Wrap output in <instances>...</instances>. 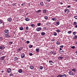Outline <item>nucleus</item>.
<instances>
[{
    "instance_id": "f257e3e1",
    "label": "nucleus",
    "mask_w": 77,
    "mask_h": 77,
    "mask_svg": "<svg viewBox=\"0 0 77 77\" xmlns=\"http://www.w3.org/2000/svg\"><path fill=\"white\" fill-rule=\"evenodd\" d=\"M57 77H66V75L65 74L59 75L57 76Z\"/></svg>"
},
{
    "instance_id": "f03ea898",
    "label": "nucleus",
    "mask_w": 77,
    "mask_h": 77,
    "mask_svg": "<svg viewBox=\"0 0 77 77\" xmlns=\"http://www.w3.org/2000/svg\"><path fill=\"white\" fill-rule=\"evenodd\" d=\"M69 75H73V76H74V75H75V74H74L73 72L71 71H70L69 72Z\"/></svg>"
},
{
    "instance_id": "7ed1b4c3",
    "label": "nucleus",
    "mask_w": 77,
    "mask_h": 77,
    "mask_svg": "<svg viewBox=\"0 0 77 77\" xmlns=\"http://www.w3.org/2000/svg\"><path fill=\"white\" fill-rule=\"evenodd\" d=\"M4 32L5 35H8L9 33V30L8 29H5Z\"/></svg>"
},
{
    "instance_id": "20e7f679",
    "label": "nucleus",
    "mask_w": 77,
    "mask_h": 77,
    "mask_svg": "<svg viewBox=\"0 0 77 77\" xmlns=\"http://www.w3.org/2000/svg\"><path fill=\"white\" fill-rule=\"evenodd\" d=\"M69 10H68V9H66L65 10H64L65 13V14H68V13H69Z\"/></svg>"
},
{
    "instance_id": "39448f33",
    "label": "nucleus",
    "mask_w": 77,
    "mask_h": 77,
    "mask_svg": "<svg viewBox=\"0 0 77 77\" xmlns=\"http://www.w3.org/2000/svg\"><path fill=\"white\" fill-rule=\"evenodd\" d=\"M21 56L22 59H23V57H25V54H24L23 53L22 54H21Z\"/></svg>"
},
{
    "instance_id": "423d86ee",
    "label": "nucleus",
    "mask_w": 77,
    "mask_h": 77,
    "mask_svg": "<svg viewBox=\"0 0 77 77\" xmlns=\"http://www.w3.org/2000/svg\"><path fill=\"white\" fill-rule=\"evenodd\" d=\"M5 47L3 46H1L0 47V49L1 50H3V49H5Z\"/></svg>"
},
{
    "instance_id": "0eeeda50",
    "label": "nucleus",
    "mask_w": 77,
    "mask_h": 77,
    "mask_svg": "<svg viewBox=\"0 0 77 77\" xmlns=\"http://www.w3.org/2000/svg\"><path fill=\"white\" fill-rule=\"evenodd\" d=\"M63 59V57H62L60 56L58 58V59L59 60H61V59Z\"/></svg>"
},
{
    "instance_id": "6e6552de",
    "label": "nucleus",
    "mask_w": 77,
    "mask_h": 77,
    "mask_svg": "<svg viewBox=\"0 0 77 77\" xmlns=\"http://www.w3.org/2000/svg\"><path fill=\"white\" fill-rule=\"evenodd\" d=\"M40 30H41V27H38L36 28V30L38 31V32L40 31Z\"/></svg>"
},
{
    "instance_id": "1a4fd4ad",
    "label": "nucleus",
    "mask_w": 77,
    "mask_h": 77,
    "mask_svg": "<svg viewBox=\"0 0 77 77\" xmlns=\"http://www.w3.org/2000/svg\"><path fill=\"white\" fill-rule=\"evenodd\" d=\"M49 63L50 65H53V64L54 63L51 60L49 61Z\"/></svg>"
},
{
    "instance_id": "9d476101",
    "label": "nucleus",
    "mask_w": 77,
    "mask_h": 77,
    "mask_svg": "<svg viewBox=\"0 0 77 77\" xmlns=\"http://www.w3.org/2000/svg\"><path fill=\"white\" fill-rule=\"evenodd\" d=\"M5 57H6V56L2 57L0 58L1 60H4V59H5Z\"/></svg>"
},
{
    "instance_id": "9b49d317",
    "label": "nucleus",
    "mask_w": 77,
    "mask_h": 77,
    "mask_svg": "<svg viewBox=\"0 0 77 77\" xmlns=\"http://www.w3.org/2000/svg\"><path fill=\"white\" fill-rule=\"evenodd\" d=\"M8 21H9V22H11V21H12V18L11 17L8 18Z\"/></svg>"
},
{
    "instance_id": "f8f14e48",
    "label": "nucleus",
    "mask_w": 77,
    "mask_h": 77,
    "mask_svg": "<svg viewBox=\"0 0 77 77\" xmlns=\"http://www.w3.org/2000/svg\"><path fill=\"white\" fill-rule=\"evenodd\" d=\"M71 71H73V72H76V69L74 68V69H72Z\"/></svg>"
},
{
    "instance_id": "ddd939ff",
    "label": "nucleus",
    "mask_w": 77,
    "mask_h": 77,
    "mask_svg": "<svg viewBox=\"0 0 77 77\" xmlns=\"http://www.w3.org/2000/svg\"><path fill=\"white\" fill-rule=\"evenodd\" d=\"M26 21H30V19L28 17H27L25 19Z\"/></svg>"
},
{
    "instance_id": "4468645a",
    "label": "nucleus",
    "mask_w": 77,
    "mask_h": 77,
    "mask_svg": "<svg viewBox=\"0 0 77 77\" xmlns=\"http://www.w3.org/2000/svg\"><path fill=\"white\" fill-rule=\"evenodd\" d=\"M6 37L7 38H9L11 36L10 35L8 34H7L6 35Z\"/></svg>"
},
{
    "instance_id": "2eb2a0df",
    "label": "nucleus",
    "mask_w": 77,
    "mask_h": 77,
    "mask_svg": "<svg viewBox=\"0 0 77 77\" xmlns=\"http://www.w3.org/2000/svg\"><path fill=\"white\" fill-rule=\"evenodd\" d=\"M41 12V10H38L36 11V13H39V12Z\"/></svg>"
},
{
    "instance_id": "dca6fc26",
    "label": "nucleus",
    "mask_w": 77,
    "mask_h": 77,
    "mask_svg": "<svg viewBox=\"0 0 77 77\" xmlns=\"http://www.w3.org/2000/svg\"><path fill=\"white\" fill-rule=\"evenodd\" d=\"M18 72L20 73H21V72H23V70L21 69H20L19 70Z\"/></svg>"
},
{
    "instance_id": "f3484780",
    "label": "nucleus",
    "mask_w": 77,
    "mask_h": 77,
    "mask_svg": "<svg viewBox=\"0 0 77 77\" xmlns=\"http://www.w3.org/2000/svg\"><path fill=\"white\" fill-rule=\"evenodd\" d=\"M23 48L22 47V48H18V49L19 51H21V50H22L23 49Z\"/></svg>"
},
{
    "instance_id": "a211bd4d",
    "label": "nucleus",
    "mask_w": 77,
    "mask_h": 77,
    "mask_svg": "<svg viewBox=\"0 0 77 77\" xmlns=\"http://www.w3.org/2000/svg\"><path fill=\"white\" fill-rule=\"evenodd\" d=\"M43 12L45 14H46L47 12V10H43Z\"/></svg>"
},
{
    "instance_id": "6ab92c4d",
    "label": "nucleus",
    "mask_w": 77,
    "mask_h": 77,
    "mask_svg": "<svg viewBox=\"0 0 77 77\" xmlns=\"http://www.w3.org/2000/svg\"><path fill=\"white\" fill-rule=\"evenodd\" d=\"M20 30H23V27H20Z\"/></svg>"
},
{
    "instance_id": "aec40b11",
    "label": "nucleus",
    "mask_w": 77,
    "mask_h": 77,
    "mask_svg": "<svg viewBox=\"0 0 77 77\" xmlns=\"http://www.w3.org/2000/svg\"><path fill=\"white\" fill-rule=\"evenodd\" d=\"M68 34H71V33H72V31H69L68 32Z\"/></svg>"
},
{
    "instance_id": "412c9836",
    "label": "nucleus",
    "mask_w": 77,
    "mask_h": 77,
    "mask_svg": "<svg viewBox=\"0 0 77 77\" xmlns=\"http://www.w3.org/2000/svg\"><path fill=\"white\" fill-rule=\"evenodd\" d=\"M31 26L32 27H35V25L34 24H32L31 25Z\"/></svg>"
},
{
    "instance_id": "4be33fe9",
    "label": "nucleus",
    "mask_w": 77,
    "mask_h": 77,
    "mask_svg": "<svg viewBox=\"0 0 77 77\" xmlns=\"http://www.w3.org/2000/svg\"><path fill=\"white\" fill-rule=\"evenodd\" d=\"M73 24L74 26H75V25H77V22H74L73 23Z\"/></svg>"
},
{
    "instance_id": "5701e85b",
    "label": "nucleus",
    "mask_w": 77,
    "mask_h": 77,
    "mask_svg": "<svg viewBox=\"0 0 77 77\" xmlns=\"http://www.w3.org/2000/svg\"><path fill=\"white\" fill-rule=\"evenodd\" d=\"M40 4L41 5H42V6H43L44 5V2H41L40 3Z\"/></svg>"
},
{
    "instance_id": "b1692460",
    "label": "nucleus",
    "mask_w": 77,
    "mask_h": 77,
    "mask_svg": "<svg viewBox=\"0 0 77 77\" xmlns=\"http://www.w3.org/2000/svg\"><path fill=\"white\" fill-rule=\"evenodd\" d=\"M45 32H43L41 33V35L42 36H44V35H45Z\"/></svg>"
},
{
    "instance_id": "393cba45",
    "label": "nucleus",
    "mask_w": 77,
    "mask_h": 77,
    "mask_svg": "<svg viewBox=\"0 0 77 77\" xmlns=\"http://www.w3.org/2000/svg\"><path fill=\"white\" fill-rule=\"evenodd\" d=\"M9 45H11V44H13V42H9Z\"/></svg>"
},
{
    "instance_id": "a878e982",
    "label": "nucleus",
    "mask_w": 77,
    "mask_h": 77,
    "mask_svg": "<svg viewBox=\"0 0 77 77\" xmlns=\"http://www.w3.org/2000/svg\"><path fill=\"white\" fill-rule=\"evenodd\" d=\"M52 20L53 21H56V18H52Z\"/></svg>"
},
{
    "instance_id": "bb28decb",
    "label": "nucleus",
    "mask_w": 77,
    "mask_h": 77,
    "mask_svg": "<svg viewBox=\"0 0 77 77\" xmlns=\"http://www.w3.org/2000/svg\"><path fill=\"white\" fill-rule=\"evenodd\" d=\"M53 35L54 36H56V35H57V33L54 32L53 33Z\"/></svg>"
},
{
    "instance_id": "cd10ccee",
    "label": "nucleus",
    "mask_w": 77,
    "mask_h": 77,
    "mask_svg": "<svg viewBox=\"0 0 77 77\" xmlns=\"http://www.w3.org/2000/svg\"><path fill=\"white\" fill-rule=\"evenodd\" d=\"M57 45H59L60 44V42H56Z\"/></svg>"
},
{
    "instance_id": "c85d7f7f",
    "label": "nucleus",
    "mask_w": 77,
    "mask_h": 77,
    "mask_svg": "<svg viewBox=\"0 0 77 77\" xmlns=\"http://www.w3.org/2000/svg\"><path fill=\"white\" fill-rule=\"evenodd\" d=\"M56 32H60V30H59V29H57L56 30Z\"/></svg>"
},
{
    "instance_id": "c756f323",
    "label": "nucleus",
    "mask_w": 77,
    "mask_h": 77,
    "mask_svg": "<svg viewBox=\"0 0 77 77\" xmlns=\"http://www.w3.org/2000/svg\"><path fill=\"white\" fill-rule=\"evenodd\" d=\"M73 38L75 39L77 38V35H74L73 37Z\"/></svg>"
},
{
    "instance_id": "7c9ffc66",
    "label": "nucleus",
    "mask_w": 77,
    "mask_h": 77,
    "mask_svg": "<svg viewBox=\"0 0 77 77\" xmlns=\"http://www.w3.org/2000/svg\"><path fill=\"white\" fill-rule=\"evenodd\" d=\"M30 68L31 69H33V68H34V67H33V66H30Z\"/></svg>"
},
{
    "instance_id": "2f4dec72",
    "label": "nucleus",
    "mask_w": 77,
    "mask_h": 77,
    "mask_svg": "<svg viewBox=\"0 0 77 77\" xmlns=\"http://www.w3.org/2000/svg\"><path fill=\"white\" fill-rule=\"evenodd\" d=\"M44 18H45V20H47L48 18V17L47 16L45 17Z\"/></svg>"
},
{
    "instance_id": "473e14b6",
    "label": "nucleus",
    "mask_w": 77,
    "mask_h": 77,
    "mask_svg": "<svg viewBox=\"0 0 77 77\" xmlns=\"http://www.w3.org/2000/svg\"><path fill=\"white\" fill-rule=\"evenodd\" d=\"M39 68L40 69H43V67L42 66H40Z\"/></svg>"
},
{
    "instance_id": "72a5a7b5",
    "label": "nucleus",
    "mask_w": 77,
    "mask_h": 77,
    "mask_svg": "<svg viewBox=\"0 0 77 77\" xmlns=\"http://www.w3.org/2000/svg\"><path fill=\"white\" fill-rule=\"evenodd\" d=\"M56 24H57V26H58V25H59V24H60V23H59V22L58 21L57 22Z\"/></svg>"
},
{
    "instance_id": "f704fd0d",
    "label": "nucleus",
    "mask_w": 77,
    "mask_h": 77,
    "mask_svg": "<svg viewBox=\"0 0 77 77\" xmlns=\"http://www.w3.org/2000/svg\"><path fill=\"white\" fill-rule=\"evenodd\" d=\"M39 48L36 49V51H37V52H39Z\"/></svg>"
},
{
    "instance_id": "c9c22d12",
    "label": "nucleus",
    "mask_w": 77,
    "mask_h": 77,
    "mask_svg": "<svg viewBox=\"0 0 77 77\" xmlns=\"http://www.w3.org/2000/svg\"><path fill=\"white\" fill-rule=\"evenodd\" d=\"M12 6H17V5H16V3H14L12 4Z\"/></svg>"
},
{
    "instance_id": "e433bc0d",
    "label": "nucleus",
    "mask_w": 77,
    "mask_h": 77,
    "mask_svg": "<svg viewBox=\"0 0 77 77\" xmlns=\"http://www.w3.org/2000/svg\"><path fill=\"white\" fill-rule=\"evenodd\" d=\"M14 59L15 60H18V58L17 57H15L14 58Z\"/></svg>"
},
{
    "instance_id": "4c0bfd02",
    "label": "nucleus",
    "mask_w": 77,
    "mask_h": 77,
    "mask_svg": "<svg viewBox=\"0 0 77 77\" xmlns=\"http://www.w3.org/2000/svg\"><path fill=\"white\" fill-rule=\"evenodd\" d=\"M37 26H41V23H38Z\"/></svg>"
},
{
    "instance_id": "58836bf2",
    "label": "nucleus",
    "mask_w": 77,
    "mask_h": 77,
    "mask_svg": "<svg viewBox=\"0 0 77 77\" xmlns=\"http://www.w3.org/2000/svg\"><path fill=\"white\" fill-rule=\"evenodd\" d=\"M53 54H54V55H56V53L55 52H52Z\"/></svg>"
},
{
    "instance_id": "ea45409f",
    "label": "nucleus",
    "mask_w": 77,
    "mask_h": 77,
    "mask_svg": "<svg viewBox=\"0 0 77 77\" xmlns=\"http://www.w3.org/2000/svg\"><path fill=\"white\" fill-rule=\"evenodd\" d=\"M7 70H8V71H10V72L11 71V69L10 68L8 69H7Z\"/></svg>"
},
{
    "instance_id": "a19ab883",
    "label": "nucleus",
    "mask_w": 77,
    "mask_h": 77,
    "mask_svg": "<svg viewBox=\"0 0 77 77\" xmlns=\"http://www.w3.org/2000/svg\"><path fill=\"white\" fill-rule=\"evenodd\" d=\"M75 46H73L72 47H71V48H72V49H74V48H75Z\"/></svg>"
},
{
    "instance_id": "79ce46f5",
    "label": "nucleus",
    "mask_w": 77,
    "mask_h": 77,
    "mask_svg": "<svg viewBox=\"0 0 77 77\" xmlns=\"http://www.w3.org/2000/svg\"><path fill=\"white\" fill-rule=\"evenodd\" d=\"M29 56H32V55H33V54H32V53H30L29 54Z\"/></svg>"
},
{
    "instance_id": "37998d69",
    "label": "nucleus",
    "mask_w": 77,
    "mask_h": 77,
    "mask_svg": "<svg viewBox=\"0 0 77 77\" xmlns=\"http://www.w3.org/2000/svg\"><path fill=\"white\" fill-rule=\"evenodd\" d=\"M26 30H29V27H26Z\"/></svg>"
},
{
    "instance_id": "c03bdc74",
    "label": "nucleus",
    "mask_w": 77,
    "mask_h": 77,
    "mask_svg": "<svg viewBox=\"0 0 77 77\" xmlns=\"http://www.w3.org/2000/svg\"><path fill=\"white\" fill-rule=\"evenodd\" d=\"M21 5L22 6H24L25 5V4H24V3H23Z\"/></svg>"
},
{
    "instance_id": "a18cd8bd",
    "label": "nucleus",
    "mask_w": 77,
    "mask_h": 77,
    "mask_svg": "<svg viewBox=\"0 0 77 77\" xmlns=\"http://www.w3.org/2000/svg\"><path fill=\"white\" fill-rule=\"evenodd\" d=\"M33 47V45H31L29 46V48H32Z\"/></svg>"
},
{
    "instance_id": "49530a36",
    "label": "nucleus",
    "mask_w": 77,
    "mask_h": 77,
    "mask_svg": "<svg viewBox=\"0 0 77 77\" xmlns=\"http://www.w3.org/2000/svg\"><path fill=\"white\" fill-rule=\"evenodd\" d=\"M63 47H64L63 45H61L60 46V48H63Z\"/></svg>"
},
{
    "instance_id": "de8ad7c7",
    "label": "nucleus",
    "mask_w": 77,
    "mask_h": 77,
    "mask_svg": "<svg viewBox=\"0 0 77 77\" xmlns=\"http://www.w3.org/2000/svg\"><path fill=\"white\" fill-rule=\"evenodd\" d=\"M73 35H75V34H76V33H75V32H74L73 33Z\"/></svg>"
},
{
    "instance_id": "09e8293b",
    "label": "nucleus",
    "mask_w": 77,
    "mask_h": 77,
    "mask_svg": "<svg viewBox=\"0 0 77 77\" xmlns=\"http://www.w3.org/2000/svg\"><path fill=\"white\" fill-rule=\"evenodd\" d=\"M51 0H46V2H50Z\"/></svg>"
},
{
    "instance_id": "8fccbe9b",
    "label": "nucleus",
    "mask_w": 77,
    "mask_h": 77,
    "mask_svg": "<svg viewBox=\"0 0 77 77\" xmlns=\"http://www.w3.org/2000/svg\"><path fill=\"white\" fill-rule=\"evenodd\" d=\"M74 18H75V19H76V20H77V16H75L74 17Z\"/></svg>"
},
{
    "instance_id": "3c124183",
    "label": "nucleus",
    "mask_w": 77,
    "mask_h": 77,
    "mask_svg": "<svg viewBox=\"0 0 77 77\" xmlns=\"http://www.w3.org/2000/svg\"><path fill=\"white\" fill-rule=\"evenodd\" d=\"M29 42H30L29 41H26V43H27V44H29Z\"/></svg>"
},
{
    "instance_id": "603ef678",
    "label": "nucleus",
    "mask_w": 77,
    "mask_h": 77,
    "mask_svg": "<svg viewBox=\"0 0 77 77\" xmlns=\"http://www.w3.org/2000/svg\"><path fill=\"white\" fill-rule=\"evenodd\" d=\"M17 52H20V51L18 49H17Z\"/></svg>"
},
{
    "instance_id": "864d4df0",
    "label": "nucleus",
    "mask_w": 77,
    "mask_h": 77,
    "mask_svg": "<svg viewBox=\"0 0 77 77\" xmlns=\"http://www.w3.org/2000/svg\"><path fill=\"white\" fill-rule=\"evenodd\" d=\"M7 71L8 73H9V72H11L10 71L8 70H7Z\"/></svg>"
},
{
    "instance_id": "5fc2aeb1",
    "label": "nucleus",
    "mask_w": 77,
    "mask_h": 77,
    "mask_svg": "<svg viewBox=\"0 0 77 77\" xmlns=\"http://www.w3.org/2000/svg\"><path fill=\"white\" fill-rule=\"evenodd\" d=\"M2 39H3V38L2 37H0V41H2Z\"/></svg>"
},
{
    "instance_id": "6e6d98bb",
    "label": "nucleus",
    "mask_w": 77,
    "mask_h": 77,
    "mask_svg": "<svg viewBox=\"0 0 77 77\" xmlns=\"http://www.w3.org/2000/svg\"><path fill=\"white\" fill-rule=\"evenodd\" d=\"M62 48H60V51H62Z\"/></svg>"
},
{
    "instance_id": "4d7b16f0",
    "label": "nucleus",
    "mask_w": 77,
    "mask_h": 77,
    "mask_svg": "<svg viewBox=\"0 0 77 77\" xmlns=\"http://www.w3.org/2000/svg\"><path fill=\"white\" fill-rule=\"evenodd\" d=\"M60 53H62V52L63 53V50H62V51H60Z\"/></svg>"
},
{
    "instance_id": "13d9d810",
    "label": "nucleus",
    "mask_w": 77,
    "mask_h": 77,
    "mask_svg": "<svg viewBox=\"0 0 77 77\" xmlns=\"http://www.w3.org/2000/svg\"><path fill=\"white\" fill-rule=\"evenodd\" d=\"M55 41V39H52L51 40V41H52V42H53V41Z\"/></svg>"
},
{
    "instance_id": "bf43d9fd",
    "label": "nucleus",
    "mask_w": 77,
    "mask_h": 77,
    "mask_svg": "<svg viewBox=\"0 0 77 77\" xmlns=\"http://www.w3.org/2000/svg\"><path fill=\"white\" fill-rule=\"evenodd\" d=\"M12 73H11L10 74V76H12Z\"/></svg>"
},
{
    "instance_id": "052dcab7",
    "label": "nucleus",
    "mask_w": 77,
    "mask_h": 77,
    "mask_svg": "<svg viewBox=\"0 0 77 77\" xmlns=\"http://www.w3.org/2000/svg\"><path fill=\"white\" fill-rule=\"evenodd\" d=\"M2 21L0 20V24H2Z\"/></svg>"
},
{
    "instance_id": "680f3d73",
    "label": "nucleus",
    "mask_w": 77,
    "mask_h": 77,
    "mask_svg": "<svg viewBox=\"0 0 77 77\" xmlns=\"http://www.w3.org/2000/svg\"><path fill=\"white\" fill-rule=\"evenodd\" d=\"M71 7V6H68L67 7V8H70Z\"/></svg>"
},
{
    "instance_id": "e2e57ef3",
    "label": "nucleus",
    "mask_w": 77,
    "mask_h": 77,
    "mask_svg": "<svg viewBox=\"0 0 77 77\" xmlns=\"http://www.w3.org/2000/svg\"><path fill=\"white\" fill-rule=\"evenodd\" d=\"M60 5H63V3H62V2H61V3H60Z\"/></svg>"
},
{
    "instance_id": "0e129e2a",
    "label": "nucleus",
    "mask_w": 77,
    "mask_h": 77,
    "mask_svg": "<svg viewBox=\"0 0 77 77\" xmlns=\"http://www.w3.org/2000/svg\"><path fill=\"white\" fill-rule=\"evenodd\" d=\"M75 53L76 54V55H77V51L75 52Z\"/></svg>"
},
{
    "instance_id": "69168bd1",
    "label": "nucleus",
    "mask_w": 77,
    "mask_h": 77,
    "mask_svg": "<svg viewBox=\"0 0 77 77\" xmlns=\"http://www.w3.org/2000/svg\"><path fill=\"white\" fill-rule=\"evenodd\" d=\"M75 2H77V0H75Z\"/></svg>"
},
{
    "instance_id": "338daca9",
    "label": "nucleus",
    "mask_w": 77,
    "mask_h": 77,
    "mask_svg": "<svg viewBox=\"0 0 77 77\" xmlns=\"http://www.w3.org/2000/svg\"><path fill=\"white\" fill-rule=\"evenodd\" d=\"M14 61H16V60H14Z\"/></svg>"
},
{
    "instance_id": "774afa93",
    "label": "nucleus",
    "mask_w": 77,
    "mask_h": 77,
    "mask_svg": "<svg viewBox=\"0 0 77 77\" xmlns=\"http://www.w3.org/2000/svg\"><path fill=\"white\" fill-rule=\"evenodd\" d=\"M76 44H77V42H76Z\"/></svg>"
}]
</instances>
